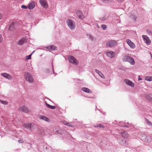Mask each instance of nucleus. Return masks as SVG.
<instances>
[{
  "label": "nucleus",
  "instance_id": "ea45409f",
  "mask_svg": "<svg viewBox=\"0 0 152 152\" xmlns=\"http://www.w3.org/2000/svg\"><path fill=\"white\" fill-rule=\"evenodd\" d=\"M45 72L47 73H50V71L49 69H46L45 70Z\"/></svg>",
  "mask_w": 152,
  "mask_h": 152
},
{
  "label": "nucleus",
  "instance_id": "a18cd8bd",
  "mask_svg": "<svg viewBox=\"0 0 152 152\" xmlns=\"http://www.w3.org/2000/svg\"><path fill=\"white\" fill-rule=\"evenodd\" d=\"M58 130H56V132H58V133H59V132H58Z\"/></svg>",
  "mask_w": 152,
  "mask_h": 152
},
{
  "label": "nucleus",
  "instance_id": "58836bf2",
  "mask_svg": "<svg viewBox=\"0 0 152 152\" xmlns=\"http://www.w3.org/2000/svg\"><path fill=\"white\" fill-rule=\"evenodd\" d=\"M3 17V15L2 13H0V19H1Z\"/></svg>",
  "mask_w": 152,
  "mask_h": 152
},
{
  "label": "nucleus",
  "instance_id": "aec40b11",
  "mask_svg": "<svg viewBox=\"0 0 152 152\" xmlns=\"http://www.w3.org/2000/svg\"><path fill=\"white\" fill-rule=\"evenodd\" d=\"M152 94H146L145 95V97L146 99L148 101L151 102V98Z\"/></svg>",
  "mask_w": 152,
  "mask_h": 152
},
{
  "label": "nucleus",
  "instance_id": "ddd939ff",
  "mask_svg": "<svg viewBox=\"0 0 152 152\" xmlns=\"http://www.w3.org/2000/svg\"><path fill=\"white\" fill-rule=\"evenodd\" d=\"M45 48L48 50H57L58 48L56 46L52 45L47 47H46Z\"/></svg>",
  "mask_w": 152,
  "mask_h": 152
},
{
  "label": "nucleus",
  "instance_id": "f704fd0d",
  "mask_svg": "<svg viewBox=\"0 0 152 152\" xmlns=\"http://www.w3.org/2000/svg\"><path fill=\"white\" fill-rule=\"evenodd\" d=\"M101 27L102 29L104 30L106 28V26L105 25H102L101 26Z\"/></svg>",
  "mask_w": 152,
  "mask_h": 152
},
{
  "label": "nucleus",
  "instance_id": "a878e982",
  "mask_svg": "<svg viewBox=\"0 0 152 152\" xmlns=\"http://www.w3.org/2000/svg\"><path fill=\"white\" fill-rule=\"evenodd\" d=\"M145 80L151 81H152V77L151 76H146L145 78Z\"/></svg>",
  "mask_w": 152,
  "mask_h": 152
},
{
  "label": "nucleus",
  "instance_id": "7c9ffc66",
  "mask_svg": "<svg viewBox=\"0 0 152 152\" xmlns=\"http://www.w3.org/2000/svg\"><path fill=\"white\" fill-rule=\"evenodd\" d=\"M88 37L92 41H93L94 39V38L91 35H89L88 36Z\"/></svg>",
  "mask_w": 152,
  "mask_h": 152
},
{
  "label": "nucleus",
  "instance_id": "e433bc0d",
  "mask_svg": "<svg viewBox=\"0 0 152 152\" xmlns=\"http://www.w3.org/2000/svg\"><path fill=\"white\" fill-rule=\"evenodd\" d=\"M13 27V26L12 24L10 25L9 27V30H12V28Z\"/></svg>",
  "mask_w": 152,
  "mask_h": 152
},
{
  "label": "nucleus",
  "instance_id": "c03bdc74",
  "mask_svg": "<svg viewBox=\"0 0 152 152\" xmlns=\"http://www.w3.org/2000/svg\"><path fill=\"white\" fill-rule=\"evenodd\" d=\"M151 102H152V96H151Z\"/></svg>",
  "mask_w": 152,
  "mask_h": 152
},
{
  "label": "nucleus",
  "instance_id": "b1692460",
  "mask_svg": "<svg viewBox=\"0 0 152 152\" xmlns=\"http://www.w3.org/2000/svg\"><path fill=\"white\" fill-rule=\"evenodd\" d=\"M63 123L64 124L69 126L72 127L73 126V125L72 124L70 123L67 122L65 121H63Z\"/></svg>",
  "mask_w": 152,
  "mask_h": 152
},
{
  "label": "nucleus",
  "instance_id": "f257e3e1",
  "mask_svg": "<svg viewBox=\"0 0 152 152\" xmlns=\"http://www.w3.org/2000/svg\"><path fill=\"white\" fill-rule=\"evenodd\" d=\"M122 59L123 61L128 62L132 65H134L135 64V61L134 59L129 56H124Z\"/></svg>",
  "mask_w": 152,
  "mask_h": 152
},
{
  "label": "nucleus",
  "instance_id": "c756f323",
  "mask_svg": "<svg viewBox=\"0 0 152 152\" xmlns=\"http://www.w3.org/2000/svg\"><path fill=\"white\" fill-rule=\"evenodd\" d=\"M0 102L2 104H7V102L4 101L0 100Z\"/></svg>",
  "mask_w": 152,
  "mask_h": 152
},
{
  "label": "nucleus",
  "instance_id": "0eeeda50",
  "mask_svg": "<svg viewBox=\"0 0 152 152\" xmlns=\"http://www.w3.org/2000/svg\"><path fill=\"white\" fill-rule=\"evenodd\" d=\"M142 38L144 42L147 45H149L151 44V41L148 36L145 35H143L142 36Z\"/></svg>",
  "mask_w": 152,
  "mask_h": 152
},
{
  "label": "nucleus",
  "instance_id": "a19ab883",
  "mask_svg": "<svg viewBox=\"0 0 152 152\" xmlns=\"http://www.w3.org/2000/svg\"><path fill=\"white\" fill-rule=\"evenodd\" d=\"M18 142L19 143H22L24 142V141L20 139L18 140Z\"/></svg>",
  "mask_w": 152,
  "mask_h": 152
},
{
  "label": "nucleus",
  "instance_id": "9d476101",
  "mask_svg": "<svg viewBox=\"0 0 152 152\" xmlns=\"http://www.w3.org/2000/svg\"><path fill=\"white\" fill-rule=\"evenodd\" d=\"M1 75L9 80H11L13 78V77L12 76L6 73H2L1 74Z\"/></svg>",
  "mask_w": 152,
  "mask_h": 152
},
{
  "label": "nucleus",
  "instance_id": "37998d69",
  "mask_svg": "<svg viewBox=\"0 0 152 152\" xmlns=\"http://www.w3.org/2000/svg\"><path fill=\"white\" fill-rule=\"evenodd\" d=\"M52 70H53V71L54 73V69H53V65H52Z\"/></svg>",
  "mask_w": 152,
  "mask_h": 152
},
{
  "label": "nucleus",
  "instance_id": "4be33fe9",
  "mask_svg": "<svg viewBox=\"0 0 152 152\" xmlns=\"http://www.w3.org/2000/svg\"><path fill=\"white\" fill-rule=\"evenodd\" d=\"M39 118L40 119L43 120L47 122L49 121V119L48 118L44 116L41 115L40 116Z\"/></svg>",
  "mask_w": 152,
  "mask_h": 152
},
{
  "label": "nucleus",
  "instance_id": "6e6552de",
  "mask_svg": "<svg viewBox=\"0 0 152 152\" xmlns=\"http://www.w3.org/2000/svg\"><path fill=\"white\" fill-rule=\"evenodd\" d=\"M117 43L115 41L113 40L107 42L106 45L107 47H111L115 45Z\"/></svg>",
  "mask_w": 152,
  "mask_h": 152
},
{
  "label": "nucleus",
  "instance_id": "1a4fd4ad",
  "mask_svg": "<svg viewBox=\"0 0 152 152\" xmlns=\"http://www.w3.org/2000/svg\"><path fill=\"white\" fill-rule=\"evenodd\" d=\"M126 42L131 48L134 49L135 48V45L130 39H127L126 40Z\"/></svg>",
  "mask_w": 152,
  "mask_h": 152
},
{
  "label": "nucleus",
  "instance_id": "6ab92c4d",
  "mask_svg": "<svg viewBox=\"0 0 152 152\" xmlns=\"http://www.w3.org/2000/svg\"><path fill=\"white\" fill-rule=\"evenodd\" d=\"M26 41V39L25 38H23L18 41V44L20 45H21L23 44Z\"/></svg>",
  "mask_w": 152,
  "mask_h": 152
},
{
  "label": "nucleus",
  "instance_id": "a211bd4d",
  "mask_svg": "<svg viewBox=\"0 0 152 152\" xmlns=\"http://www.w3.org/2000/svg\"><path fill=\"white\" fill-rule=\"evenodd\" d=\"M81 90L82 91L88 93H92L91 90L85 87L82 88H81Z\"/></svg>",
  "mask_w": 152,
  "mask_h": 152
},
{
  "label": "nucleus",
  "instance_id": "c9c22d12",
  "mask_svg": "<svg viewBox=\"0 0 152 152\" xmlns=\"http://www.w3.org/2000/svg\"><path fill=\"white\" fill-rule=\"evenodd\" d=\"M21 7L22 9H26L27 8V7L24 5H22Z\"/></svg>",
  "mask_w": 152,
  "mask_h": 152
},
{
  "label": "nucleus",
  "instance_id": "423d86ee",
  "mask_svg": "<svg viewBox=\"0 0 152 152\" xmlns=\"http://www.w3.org/2000/svg\"><path fill=\"white\" fill-rule=\"evenodd\" d=\"M39 3L41 6L45 9H47L48 7V5L46 0H39Z\"/></svg>",
  "mask_w": 152,
  "mask_h": 152
},
{
  "label": "nucleus",
  "instance_id": "20e7f679",
  "mask_svg": "<svg viewBox=\"0 0 152 152\" xmlns=\"http://www.w3.org/2000/svg\"><path fill=\"white\" fill-rule=\"evenodd\" d=\"M140 139L142 141L145 142H149L151 141L150 137L144 134H141Z\"/></svg>",
  "mask_w": 152,
  "mask_h": 152
},
{
  "label": "nucleus",
  "instance_id": "39448f33",
  "mask_svg": "<svg viewBox=\"0 0 152 152\" xmlns=\"http://www.w3.org/2000/svg\"><path fill=\"white\" fill-rule=\"evenodd\" d=\"M68 58L70 63H72L75 65H77L78 64V61L73 56H68Z\"/></svg>",
  "mask_w": 152,
  "mask_h": 152
},
{
  "label": "nucleus",
  "instance_id": "dca6fc26",
  "mask_svg": "<svg viewBox=\"0 0 152 152\" xmlns=\"http://www.w3.org/2000/svg\"><path fill=\"white\" fill-rule=\"evenodd\" d=\"M35 6V4L34 2L32 1L28 4V8L30 10H32Z\"/></svg>",
  "mask_w": 152,
  "mask_h": 152
},
{
  "label": "nucleus",
  "instance_id": "393cba45",
  "mask_svg": "<svg viewBox=\"0 0 152 152\" xmlns=\"http://www.w3.org/2000/svg\"><path fill=\"white\" fill-rule=\"evenodd\" d=\"M46 106H47V107L49 108H50L51 109H54L56 108V107L55 106H51L50 105V104H48L47 103H46Z\"/></svg>",
  "mask_w": 152,
  "mask_h": 152
},
{
  "label": "nucleus",
  "instance_id": "f03ea898",
  "mask_svg": "<svg viewBox=\"0 0 152 152\" xmlns=\"http://www.w3.org/2000/svg\"><path fill=\"white\" fill-rule=\"evenodd\" d=\"M24 77L25 80L30 83L34 82V79L31 75L29 73L26 72L24 73Z\"/></svg>",
  "mask_w": 152,
  "mask_h": 152
},
{
  "label": "nucleus",
  "instance_id": "5701e85b",
  "mask_svg": "<svg viewBox=\"0 0 152 152\" xmlns=\"http://www.w3.org/2000/svg\"><path fill=\"white\" fill-rule=\"evenodd\" d=\"M121 135L124 138H126L128 137V134L125 132H123L121 133Z\"/></svg>",
  "mask_w": 152,
  "mask_h": 152
},
{
  "label": "nucleus",
  "instance_id": "f8f14e48",
  "mask_svg": "<svg viewBox=\"0 0 152 152\" xmlns=\"http://www.w3.org/2000/svg\"><path fill=\"white\" fill-rule=\"evenodd\" d=\"M76 14L77 16L80 19H82L84 18L82 13L80 10H77L76 12Z\"/></svg>",
  "mask_w": 152,
  "mask_h": 152
},
{
  "label": "nucleus",
  "instance_id": "f3484780",
  "mask_svg": "<svg viewBox=\"0 0 152 152\" xmlns=\"http://www.w3.org/2000/svg\"><path fill=\"white\" fill-rule=\"evenodd\" d=\"M95 72L97 73L98 75L102 78L104 79L105 78V76L104 75L99 71V70L95 69Z\"/></svg>",
  "mask_w": 152,
  "mask_h": 152
},
{
  "label": "nucleus",
  "instance_id": "bb28decb",
  "mask_svg": "<svg viewBox=\"0 0 152 152\" xmlns=\"http://www.w3.org/2000/svg\"><path fill=\"white\" fill-rule=\"evenodd\" d=\"M94 126L95 128L99 127L104 128V126L102 124H97V125Z\"/></svg>",
  "mask_w": 152,
  "mask_h": 152
},
{
  "label": "nucleus",
  "instance_id": "72a5a7b5",
  "mask_svg": "<svg viewBox=\"0 0 152 152\" xmlns=\"http://www.w3.org/2000/svg\"><path fill=\"white\" fill-rule=\"evenodd\" d=\"M132 18L133 20L134 21H135L137 18V17L135 15L133 16L132 17Z\"/></svg>",
  "mask_w": 152,
  "mask_h": 152
},
{
  "label": "nucleus",
  "instance_id": "4468645a",
  "mask_svg": "<svg viewBox=\"0 0 152 152\" xmlns=\"http://www.w3.org/2000/svg\"><path fill=\"white\" fill-rule=\"evenodd\" d=\"M115 55V52L113 51H109L107 53V56L110 58H112L114 57Z\"/></svg>",
  "mask_w": 152,
  "mask_h": 152
},
{
  "label": "nucleus",
  "instance_id": "c85d7f7f",
  "mask_svg": "<svg viewBox=\"0 0 152 152\" xmlns=\"http://www.w3.org/2000/svg\"><path fill=\"white\" fill-rule=\"evenodd\" d=\"M146 121L147 124L150 126H152V123L149 121L148 120L146 119Z\"/></svg>",
  "mask_w": 152,
  "mask_h": 152
},
{
  "label": "nucleus",
  "instance_id": "cd10ccee",
  "mask_svg": "<svg viewBox=\"0 0 152 152\" xmlns=\"http://www.w3.org/2000/svg\"><path fill=\"white\" fill-rule=\"evenodd\" d=\"M147 32L149 35H152V31L148 29L147 30Z\"/></svg>",
  "mask_w": 152,
  "mask_h": 152
},
{
  "label": "nucleus",
  "instance_id": "79ce46f5",
  "mask_svg": "<svg viewBox=\"0 0 152 152\" xmlns=\"http://www.w3.org/2000/svg\"><path fill=\"white\" fill-rule=\"evenodd\" d=\"M138 80H142V79L140 78V76H138Z\"/></svg>",
  "mask_w": 152,
  "mask_h": 152
},
{
  "label": "nucleus",
  "instance_id": "4c0bfd02",
  "mask_svg": "<svg viewBox=\"0 0 152 152\" xmlns=\"http://www.w3.org/2000/svg\"><path fill=\"white\" fill-rule=\"evenodd\" d=\"M3 41V38L2 37L1 35L0 34V43L2 42Z\"/></svg>",
  "mask_w": 152,
  "mask_h": 152
},
{
  "label": "nucleus",
  "instance_id": "9b49d317",
  "mask_svg": "<svg viewBox=\"0 0 152 152\" xmlns=\"http://www.w3.org/2000/svg\"><path fill=\"white\" fill-rule=\"evenodd\" d=\"M124 81L126 85L130 86L132 87H134V84L131 81L127 79H126L124 80Z\"/></svg>",
  "mask_w": 152,
  "mask_h": 152
},
{
  "label": "nucleus",
  "instance_id": "473e14b6",
  "mask_svg": "<svg viewBox=\"0 0 152 152\" xmlns=\"http://www.w3.org/2000/svg\"><path fill=\"white\" fill-rule=\"evenodd\" d=\"M122 142H121V144H123L124 145H126L127 144V143H126V142L125 140L124 141L122 140Z\"/></svg>",
  "mask_w": 152,
  "mask_h": 152
},
{
  "label": "nucleus",
  "instance_id": "412c9836",
  "mask_svg": "<svg viewBox=\"0 0 152 152\" xmlns=\"http://www.w3.org/2000/svg\"><path fill=\"white\" fill-rule=\"evenodd\" d=\"M23 126L26 128L28 129H30L31 126V123H26L23 124Z\"/></svg>",
  "mask_w": 152,
  "mask_h": 152
},
{
  "label": "nucleus",
  "instance_id": "7ed1b4c3",
  "mask_svg": "<svg viewBox=\"0 0 152 152\" xmlns=\"http://www.w3.org/2000/svg\"><path fill=\"white\" fill-rule=\"evenodd\" d=\"M66 22L67 25L71 30H73L75 29V24L74 21L70 19H68Z\"/></svg>",
  "mask_w": 152,
  "mask_h": 152
},
{
  "label": "nucleus",
  "instance_id": "2f4dec72",
  "mask_svg": "<svg viewBox=\"0 0 152 152\" xmlns=\"http://www.w3.org/2000/svg\"><path fill=\"white\" fill-rule=\"evenodd\" d=\"M31 54H30V55H29V56H26V60H28L29 59H31Z\"/></svg>",
  "mask_w": 152,
  "mask_h": 152
},
{
  "label": "nucleus",
  "instance_id": "2eb2a0df",
  "mask_svg": "<svg viewBox=\"0 0 152 152\" xmlns=\"http://www.w3.org/2000/svg\"><path fill=\"white\" fill-rule=\"evenodd\" d=\"M19 110L20 111H22L26 113H28V109L25 106L20 107L19 109Z\"/></svg>",
  "mask_w": 152,
  "mask_h": 152
}]
</instances>
